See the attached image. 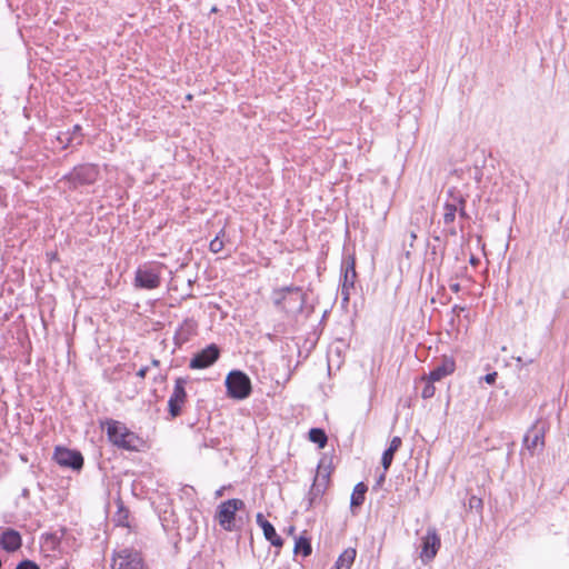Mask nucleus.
<instances>
[{
  "label": "nucleus",
  "instance_id": "nucleus-11",
  "mask_svg": "<svg viewBox=\"0 0 569 569\" xmlns=\"http://www.w3.org/2000/svg\"><path fill=\"white\" fill-rule=\"evenodd\" d=\"M441 546L440 537L433 527L427 529L426 535L421 538L420 558L423 563L431 561L438 553Z\"/></svg>",
  "mask_w": 569,
  "mask_h": 569
},
{
  "label": "nucleus",
  "instance_id": "nucleus-9",
  "mask_svg": "<svg viewBox=\"0 0 569 569\" xmlns=\"http://www.w3.org/2000/svg\"><path fill=\"white\" fill-rule=\"evenodd\" d=\"M54 461L66 468L79 471L83 467V457L80 451L57 446L53 452Z\"/></svg>",
  "mask_w": 569,
  "mask_h": 569
},
{
  "label": "nucleus",
  "instance_id": "nucleus-28",
  "mask_svg": "<svg viewBox=\"0 0 569 569\" xmlns=\"http://www.w3.org/2000/svg\"><path fill=\"white\" fill-rule=\"evenodd\" d=\"M224 236V229H221L220 232L212 239L209 243V250L213 253L220 252L223 247V240L222 237Z\"/></svg>",
  "mask_w": 569,
  "mask_h": 569
},
{
  "label": "nucleus",
  "instance_id": "nucleus-1",
  "mask_svg": "<svg viewBox=\"0 0 569 569\" xmlns=\"http://www.w3.org/2000/svg\"><path fill=\"white\" fill-rule=\"evenodd\" d=\"M100 428H106L108 440L119 449L139 452L144 447V440L121 421L108 418L100 421Z\"/></svg>",
  "mask_w": 569,
  "mask_h": 569
},
{
  "label": "nucleus",
  "instance_id": "nucleus-29",
  "mask_svg": "<svg viewBox=\"0 0 569 569\" xmlns=\"http://www.w3.org/2000/svg\"><path fill=\"white\" fill-rule=\"evenodd\" d=\"M201 436L200 439H197L199 449L202 448H216L220 445V440L218 438H207V436L198 435L197 437Z\"/></svg>",
  "mask_w": 569,
  "mask_h": 569
},
{
  "label": "nucleus",
  "instance_id": "nucleus-26",
  "mask_svg": "<svg viewBox=\"0 0 569 569\" xmlns=\"http://www.w3.org/2000/svg\"><path fill=\"white\" fill-rule=\"evenodd\" d=\"M309 440L313 443H317L319 448H325L328 442V437L323 429L321 428H311L309 430Z\"/></svg>",
  "mask_w": 569,
  "mask_h": 569
},
{
  "label": "nucleus",
  "instance_id": "nucleus-35",
  "mask_svg": "<svg viewBox=\"0 0 569 569\" xmlns=\"http://www.w3.org/2000/svg\"><path fill=\"white\" fill-rule=\"evenodd\" d=\"M457 212L459 213V217L461 219H468L469 218V216H468V213L466 211V204H459Z\"/></svg>",
  "mask_w": 569,
  "mask_h": 569
},
{
  "label": "nucleus",
  "instance_id": "nucleus-37",
  "mask_svg": "<svg viewBox=\"0 0 569 569\" xmlns=\"http://www.w3.org/2000/svg\"><path fill=\"white\" fill-rule=\"evenodd\" d=\"M386 472L387 471L383 470V472L379 476V478L377 479V482H376L377 486H381L385 482V480H386Z\"/></svg>",
  "mask_w": 569,
  "mask_h": 569
},
{
  "label": "nucleus",
  "instance_id": "nucleus-36",
  "mask_svg": "<svg viewBox=\"0 0 569 569\" xmlns=\"http://www.w3.org/2000/svg\"><path fill=\"white\" fill-rule=\"evenodd\" d=\"M148 370V367H142L138 370L137 376L143 379L147 376Z\"/></svg>",
  "mask_w": 569,
  "mask_h": 569
},
{
  "label": "nucleus",
  "instance_id": "nucleus-33",
  "mask_svg": "<svg viewBox=\"0 0 569 569\" xmlns=\"http://www.w3.org/2000/svg\"><path fill=\"white\" fill-rule=\"evenodd\" d=\"M355 287H347L345 283L341 284V297L343 302H348L350 299V290Z\"/></svg>",
  "mask_w": 569,
  "mask_h": 569
},
{
  "label": "nucleus",
  "instance_id": "nucleus-23",
  "mask_svg": "<svg viewBox=\"0 0 569 569\" xmlns=\"http://www.w3.org/2000/svg\"><path fill=\"white\" fill-rule=\"evenodd\" d=\"M326 490L327 489L323 488V483L313 481L308 492V508H312L319 503Z\"/></svg>",
  "mask_w": 569,
  "mask_h": 569
},
{
  "label": "nucleus",
  "instance_id": "nucleus-21",
  "mask_svg": "<svg viewBox=\"0 0 569 569\" xmlns=\"http://www.w3.org/2000/svg\"><path fill=\"white\" fill-rule=\"evenodd\" d=\"M357 551L353 548H347L337 559L331 569H351L355 562Z\"/></svg>",
  "mask_w": 569,
  "mask_h": 569
},
{
  "label": "nucleus",
  "instance_id": "nucleus-16",
  "mask_svg": "<svg viewBox=\"0 0 569 569\" xmlns=\"http://www.w3.org/2000/svg\"><path fill=\"white\" fill-rule=\"evenodd\" d=\"M256 521L258 526L262 529L264 538L277 548H281L283 546V539L278 536L273 525L264 519L261 512L257 513Z\"/></svg>",
  "mask_w": 569,
  "mask_h": 569
},
{
  "label": "nucleus",
  "instance_id": "nucleus-41",
  "mask_svg": "<svg viewBox=\"0 0 569 569\" xmlns=\"http://www.w3.org/2000/svg\"><path fill=\"white\" fill-rule=\"evenodd\" d=\"M151 363H152V366H156V367H157V366H159L160 361H159V360H157V359H153Z\"/></svg>",
  "mask_w": 569,
  "mask_h": 569
},
{
  "label": "nucleus",
  "instance_id": "nucleus-13",
  "mask_svg": "<svg viewBox=\"0 0 569 569\" xmlns=\"http://www.w3.org/2000/svg\"><path fill=\"white\" fill-rule=\"evenodd\" d=\"M448 196L450 198V201H447L443 206V223L447 226L451 224L455 221L458 211V206L467 203L466 198L461 194L460 191H458L455 188L449 189Z\"/></svg>",
  "mask_w": 569,
  "mask_h": 569
},
{
  "label": "nucleus",
  "instance_id": "nucleus-10",
  "mask_svg": "<svg viewBox=\"0 0 569 569\" xmlns=\"http://www.w3.org/2000/svg\"><path fill=\"white\" fill-rule=\"evenodd\" d=\"M220 357V348L210 343L204 349L196 352L189 361L190 369H206L211 367Z\"/></svg>",
  "mask_w": 569,
  "mask_h": 569
},
{
  "label": "nucleus",
  "instance_id": "nucleus-34",
  "mask_svg": "<svg viewBox=\"0 0 569 569\" xmlns=\"http://www.w3.org/2000/svg\"><path fill=\"white\" fill-rule=\"evenodd\" d=\"M498 377V373L497 372H490V373H487L485 377H483V380L489 383V385H492L496 382V379Z\"/></svg>",
  "mask_w": 569,
  "mask_h": 569
},
{
  "label": "nucleus",
  "instance_id": "nucleus-25",
  "mask_svg": "<svg viewBox=\"0 0 569 569\" xmlns=\"http://www.w3.org/2000/svg\"><path fill=\"white\" fill-rule=\"evenodd\" d=\"M367 491H368L367 485H365L363 482L357 483L355 486L353 492L351 495V500H350L351 507L362 506L365 502V496H366Z\"/></svg>",
  "mask_w": 569,
  "mask_h": 569
},
{
  "label": "nucleus",
  "instance_id": "nucleus-18",
  "mask_svg": "<svg viewBox=\"0 0 569 569\" xmlns=\"http://www.w3.org/2000/svg\"><path fill=\"white\" fill-rule=\"evenodd\" d=\"M341 277L342 283H345L347 287H355L357 271L356 258L353 254H348L347 257L343 258L341 264Z\"/></svg>",
  "mask_w": 569,
  "mask_h": 569
},
{
  "label": "nucleus",
  "instance_id": "nucleus-3",
  "mask_svg": "<svg viewBox=\"0 0 569 569\" xmlns=\"http://www.w3.org/2000/svg\"><path fill=\"white\" fill-rule=\"evenodd\" d=\"M100 176V169L93 163H81L63 176L64 181L70 189H78L83 186L93 184Z\"/></svg>",
  "mask_w": 569,
  "mask_h": 569
},
{
  "label": "nucleus",
  "instance_id": "nucleus-5",
  "mask_svg": "<svg viewBox=\"0 0 569 569\" xmlns=\"http://www.w3.org/2000/svg\"><path fill=\"white\" fill-rule=\"evenodd\" d=\"M164 264L161 262L144 263L136 270L134 287L152 290L161 283V272Z\"/></svg>",
  "mask_w": 569,
  "mask_h": 569
},
{
  "label": "nucleus",
  "instance_id": "nucleus-43",
  "mask_svg": "<svg viewBox=\"0 0 569 569\" xmlns=\"http://www.w3.org/2000/svg\"><path fill=\"white\" fill-rule=\"evenodd\" d=\"M295 531V527L289 528V533H292Z\"/></svg>",
  "mask_w": 569,
  "mask_h": 569
},
{
  "label": "nucleus",
  "instance_id": "nucleus-22",
  "mask_svg": "<svg viewBox=\"0 0 569 569\" xmlns=\"http://www.w3.org/2000/svg\"><path fill=\"white\" fill-rule=\"evenodd\" d=\"M117 507H118V510L116 511V513L113 516V521H114L116 526L130 527V525H129L130 511L124 506V503L121 499H118Z\"/></svg>",
  "mask_w": 569,
  "mask_h": 569
},
{
  "label": "nucleus",
  "instance_id": "nucleus-31",
  "mask_svg": "<svg viewBox=\"0 0 569 569\" xmlns=\"http://www.w3.org/2000/svg\"><path fill=\"white\" fill-rule=\"evenodd\" d=\"M16 569H40V567L34 561L24 559L17 565Z\"/></svg>",
  "mask_w": 569,
  "mask_h": 569
},
{
  "label": "nucleus",
  "instance_id": "nucleus-19",
  "mask_svg": "<svg viewBox=\"0 0 569 569\" xmlns=\"http://www.w3.org/2000/svg\"><path fill=\"white\" fill-rule=\"evenodd\" d=\"M197 321L192 318L186 319L181 326L177 329L174 335L176 345L181 346L182 343L190 340V338L197 332Z\"/></svg>",
  "mask_w": 569,
  "mask_h": 569
},
{
  "label": "nucleus",
  "instance_id": "nucleus-38",
  "mask_svg": "<svg viewBox=\"0 0 569 569\" xmlns=\"http://www.w3.org/2000/svg\"><path fill=\"white\" fill-rule=\"evenodd\" d=\"M460 289H461V286L458 282H455V283L450 284V290L453 291V292H459Z\"/></svg>",
  "mask_w": 569,
  "mask_h": 569
},
{
  "label": "nucleus",
  "instance_id": "nucleus-27",
  "mask_svg": "<svg viewBox=\"0 0 569 569\" xmlns=\"http://www.w3.org/2000/svg\"><path fill=\"white\" fill-rule=\"evenodd\" d=\"M295 552L302 553L303 557L310 556L312 552V547H311L310 540L305 537H299L296 540Z\"/></svg>",
  "mask_w": 569,
  "mask_h": 569
},
{
  "label": "nucleus",
  "instance_id": "nucleus-20",
  "mask_svg": "<svg viewBox=\"0 0 569 569\" xmlns=\"http://www.w3.org/2000/svg\"><path fill=\"white\" fill-rule=\"evenodd\" d=\"M402 445V440L400 437L396 436L391 439L389 447L383 451L381 457V465L385 471H388L390 468L395 453L400 449Z\"/></svg>",
  "mask_w": 569,
  "mask_h": 569
},
{
  "label": "nucleus",
  "instance_id": "nucleus-8",
  "mask_svg": "<svg viewBox=\"0 0 569 569\" xmlns=\"http://www.w3.org/2000/svg\"><path fill=\"white\" fill-rule=\"evenodd\" d=\"M112 569H149L141 555L132 549L118 551L112 559Z\"/></svg>",
  "mask_w": 569,
  "mask_h": 569
},
{
  "label": "nucleus",
  "instance_id": "nucleus-32",
  "mask_svg": "<svg viewBox=\"0 0 569 569\" xmlns=\"http://www.w3.org/2000/svg\"><path fill=\"white\" fill-rule=\"evenodd\" d=\"M469 508L480 510L482 509V500L476 496L469 498Z\"/></svg>",
  "mask_w": 569,
  "mask_h": 569
},
{
  "label": "nucleus",
  "instance_id": "nucleus-4",
  "mask_svg": "<svg viewBox=\"0 0 569 569\" xmlns=\"http://www.w3.org/2000/svg\"><path fill=\"white\" fill-rule=\"evenodd\" d=\"M227 395L231 399L243 400L252 392V385L249 376L241 370L230 371L224 381Z\"/></svg>",
  "mask_w": 569,
  "mask_h": 569
},
{
  "label": "nucleus",
  "instance_id": "nucleus-15",
  "mask_svg": "<svg viewBox=\"0 0 569 569\" xmlns=\"http://www.w3.org/2000/svg\"><path fill=\"white\" fill-rule=\"evenodd\" d=\"M456 370V362L451 357H442L441 360L435 365L433 369L427 376L430 382H437L450 376Z\"/></svg>",
  "mask_w": 569,
  "mask_h": 569
},
{
  "label": "nucleus",
  "instance_id": "nucleus-24",
  "mask_svg": "<svg viewBox=\"0 0 569 569\" xmlns=\"http://www.w3.org/2000/svg\"><path fill=\"white\" fill-rule=\"evenodd\" d=\"M330 473H331L330 463L326 466L325 459H322L318 465V470H317L313 481L323 483V488L327 489L329 486V482H330Z\"/></svg>",
  "mask_w": 569,
  "mask_h": 569
},
{
  "label": "nucleus",
  "instance_id": "nucleus-17",
  "mask_svg": "<svg viewBox=\"0 0 569 569\" xmlns=\"http://www.w3.org/2000/svg\"><path fill=\"white\" fill-rule=\"evenodd\" d=\"M0 545L6 551L14 552L22 545L21 535L12 528H7L1 533Z\"/></svg>",
  "mask_w": 569,
  "mask_h": 569
},
{
  "label": "nucleus",
  "instance_id": "nucleus-42",
  "mask_svg": "<svg viewBox=\"0 0 569 569\" xmlns=\"http://www.w3.org/2000/svg\"><path fill=\"white\" fill-rule=\"evenodd\" d=\"M470 262H471V263H476V262H477V259H476L475 257H471Z\"/></svg>",
  "mask_w": 569,
  "mask_h": 569
},
{
  "label": "nucleus",
  "instance_id": "nucleus-39",
  "mask_svg": "<svg viewBox=\"0 0 569 569\" xmlns=\"http://www.w3.org/2000/svg\"><path fill=\"white\" fill-rule=\"evenodd\" d=\"M21 496L24 498V499H28L30 497V491L28 488H23L22 491H21Z\"/></svg>",
  "mask_w": 569,
  "mask_h": 569
},
{
  "label": "nucleus",
  "instance_id": "nucleus-40",
  "mask_svg": "<svg viewBox=\"0 0 569 569\" xmlns=\"http://www.w3.org/2000/svg\"><path fill=\"white\" fill-rule=\"evenodd\" d=\"M449 234L450 236H456L457 234V230L455 227H451L449 230H448Z\"/></svg>",
  "mask_w": 569,
  "mask_h": 569
},
{
  "label": "nucleus",
  "instance_id": "nucleus-2",
  "mask_svg": "<svg viewBox=\"0 0 569 569\" xmlns=\"http://www.w3.org/2000/svg\"><path fill=\"white\" fill-rule=\"evenodd\" d=\"M271 299L274 308L287 316L301 313L307 302L306 293L302 288L297 286L274 288L271 292Z\"/></svg>",
  "mask_w": 569,
  "mask_h": 569
},
{
  "label": "nucleus",
  "instance_id": "nucleus-30",
  "mask_svg": "<svg viewBox=\"0 0 569 569\" xmlns=\"http://www.w3.org/2000/svg\"><path fill=\"white\" fill-rule=\"evenodd\" d=\"M422 379L427 380V383L421 391V397L423 399H430L435 396V392H436V388L433 386L435 382H430V380L426 376Z\"/></svg>",
  "mask_w": 569,
  "mask_h": 569
},
{
  "label": "nucleus",
  "instance_id": "nucleus-14",
  "mask_svg": "<svg viewBox=\"0 0 569 569\" xmlns=\"http://www.w3.org/2000/svg\"><path fill=\"white\" fill-rule=\"evenodd\" d=\"M84 134L80 124H74L72 129L59 132L57 141L62 149L69 147L77 148L82 144Z\"/></svg>",
  "mask_w": 569,
  "mask_h": 569
},
{
  "label": "nucleus",
  "instance_id": "nucleus-12",
  "mask_svg": "<svg viewBox=\"0 0 569 569\" xmlns=\"http://www.w3.org/2000/svg\"><path fill=\"white\" fill-rule=\"evenodd\" d=\"M545 427L539 426L538 422L531 426V428L527 431L523 437V446L530 452L531 456L535 455L537 449L542 450L545 447Z\"/></svg>",
  "mask_w": 569,
  "mask_h": 569
},
{
  "label": "nucleus",
  "instance_id": "nucleus-6",
  "mask_svg": "<svg viewBox=\"0 0 569 569\" xmlns=\"http://www.w3.org/2000/svg\"><path fill=\"white\" fill-rule=\"evenodd\" d=\"M244 506L241 499H228L218 506L216 519L224 530L233 531L236 529V512L244 509Z\"/></svg>",
  "mask_w": 569,
  "mask_h": 569
},
{
  "label": "nucleus",
  "instance_id": "nucleus-7",
  "mask_svg": "<svg viewBox=\"0 0 569 569\" xmlns=\"http://www.w3.org/2000/svg\"><path fill=\"white\" fill-rule=\"evenodd\" d=\"M189 382L188 377H179L174 381L172 393L168 400V413L171 419L181 416L182 408L188 400L186 386Z\"/></svg>",
  "mask_w": 569,
  "mask_h": 569
}]
</instances>
